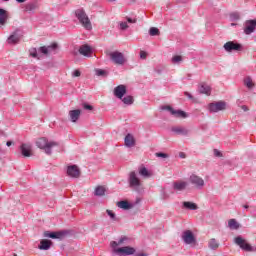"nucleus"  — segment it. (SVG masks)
Masks as SVG:
<instances>
[{"label": "nucleus", "mask_w": 256, "mask_h": 256, "mask_svg": "<svg viewBox=\"0 0 256 256\" xmlns=\"http://www.w3.org/2000/svg\"><path fill=\"white\" fill-rule=\"evenodd\" d=\"M20 153L23 157H32L33 156V146L30 143H22L20 145Z\"/></svg>", "instance_id": "obj_13"}, {"label": "nucleus", "mask_w": 256, "mask_h": 256, "mask_svg": "<svg viewBox=\"0 0 256 256\" xmlns=\"http://www.w3.org/2000/svg\"><path fill=\"white\" fill-rule=\"evenodd\" d=\"M117 207L124 209V211H129V209H133V204L129 203L127 200H122L117 202Z\"/></svg>", "instance_id": "obj_24"}, {"label": "nucleus", "mask_w": 256, "mask_h": 256, "mask_svg": "<svg viewBox=\"0 0 256 256\" xmlns=\"http://www.w3.org/2000/svg\"><path fill=\"white\" fill-rule=\"evenodd\" d=\"M80 55H84V57H91V54L93 53V50L91 47L87 44L80 46L79 48Z\"/></svg>", "instance_id": "obj_20"}, {"label": "nucleus", "mask_w": 256, "mask_h": 256, "mask_svg": "<svg viewBox=\"0 0 256 256\" xmlns=\"http://www.w3.org/2000/svg\"><path fill=\"white\" fill-rule=\"evenodd\" d=\"M120 29H122V31H125V29H129V25H127V22H121Z\"/></svg>", "instance_id": "obj_40"}, {"label": "nucleus", "mask_w": 256, "mask_h": 256, "mask_svg": "<svg viewBox=\"0 0 256 256\" xmlns=\"http://www.w3.org/2000/svg\"><path fill=\"white\" fill-rule=\"evenodd\" d=\"M21 37H23V34L21 33V31L16 30L14 31L7 39V43L9 45H17V43H19V41H21Z\"/></svg>", "instance_id": "obj_12"}, {"label": "nucleus", "mask_w": 256, "mask_h": 256, "mask_svg": "<svg viewBox=\"0 0 256 256\" xmlns=\"http://www.w3.org/2000/svg\"><path fill=\"white\" fill-rule=\"evenodd\" d=\"M244 85H246V87H248V89H253V87H255V84L253 83V80L249 76H247L244 79Z\"/></svg>", "instance_id": "obj_32"}, {"label": "nucleus", "mask_w": 256, "mask_h": 256, "mask_svg": "<svg viewBox=\"0 0 256 256\" xmlns=\"http://www.w3.org/2000/svg\"><path fill=\"white\" fill-rule=\"evenodd\" d=\"M127 93V86L126 85H118L115 89H114V95L115 97H117V99H123V97H125V94Z\"/></svg>", "instance_id": "obj_17"}, {"label": "nucleus", "mask_w": 256, "mask_h": 256, "mask_svg": "<svg viewBox=\"0 0 256 256\" xmlns=\"http://www.w3.org/2000/svg\"><path fill=\"white\" fill-rule=\"evenodd\" d=\"M105 191H107V189H105V186H98L94 191V195L96 197H103V195H105Z\"/></svg>", "instance_id": "obj_30"}, {"label": "nucleus", "mask_w": 256, "mask_h": 256, "mask_svg": "<svg viewBox=\"0 0 256 256\" xmlns=\"http://www.w3.org/2000/svg\"><path fill=\"white\" fill-rule=\"evenodd\" d=\"M228 227H229V229L237 230V229H239L240 225H239V222H237V220L230 219L228 221Z\"/></svg>", "instance_id": "obj_31"}, {"label": "nucleus", "mask_w": 256, "mask_h": 256, "mask_svg": "<svg viewBox=\"0 0 256 256\" xmlns=\"http://www.w3.org/2000/svg\"><path fill=\"white\" fill-rule=\"evenodd\" d=\"M149 33L151 37H155L156 35H159V30L155 27L150 28Z\"/></svg>", "instance_id": "obj_38"}, {"label": "nucleus", "mask_w": 256, "mask_h": 256, "mask_svg": "<svg viewBox=\"0 0 256 256\" xmlns=\"http://www.w3.org/2000/svg\"><path fill=\"white\" fill-rule=\"evenodd\" d=\"M105 73H106L105 70H102V69L96 70V75H98V77L105 75Z\"/></svg>", "instance_id": "obj_42"}, {"label": "nucleus", "mask_w": 256, "mask_h": 256, "mask_svg": "<svg viewBox=\"0 0 256 256\" xmlns=\"http://www.w3.org/2000/svg\"><path fill=\"white\" fill-rule=\"evenodd\" d=\"M255 251H256V246H255Z\"/></svg>", "instance_id": "obj_57"}, {"label": "nucleus", "mask_w": 256, "mask_h": 256, "mask_svg": "<svg viewBox=\"0 0 256 256\" xmlns=\"http://www.w3.org/2000/svg\"><path fill=\"white\" fill-rule=\"evenodd\" d=\"M172 133H175V135H183L184 137H187L191 133V130H189L185 126H174L171 128Z\"/></svg>", "instance_id": "obj_16"}, {"label": "nucleus", "mask_w": 256, "mask_h": 256, "mask_svg": "<svg viewBox=\"0 0 256 256\" xmlns=\"http://www.w3.org/2000/svg\"><path fill=\"white\" fill-rule=\"evenodd\" d=\"M18 3H25L27 0H16Z\"/></svg>", "instance_id": "obj_53"}, {"label": "nucleus", "mask_w": 256, "mask_h": 256, "mask_svg": "<svg viewBox=\"0 0 256 256\" xmlns=\"http://www.w3.org/2000/svg\"><path fill=\"white\" fill-rule=\"evenodd\" d=\"M124 105H133V96H126L121 99Z\"/></svg>", "instance_id": "obj_34"}, {"label": "nucleus", "mask_w": 256, "mask_h": 256, "mask_svg": "<svg viewBox=\"0 0 256 256\" xmlns=\"http://www.w3.org/2000/svg\"><path fill=\"white\" fill-rule=\"evenodd\" d=\"M69 117L72 123H77V121H79V117H81V111L79 109L71 110L69 112Z\"/></svg>", "instance_id": "obj_23"}, {"label": "nucleus", "mask_w": 256, "mask_h": 256, "mask_svg": "<svg viewBox=\"0 0 256 256\" xmlns=\"http://www.w3.org/2000/svg\"><path fill=\"white\" fill-rule=\"evenodd\" d=\"M57 50V43H53L50 46H42L38 49L32 48L30 49V56L34 57L35 59H39V53H42L43 55H49V53H53V51Z\"/></svg>", "instance_id": "obj_5"}, {"label": "nucleus", "mask_w": 256, "mask_h": 256, "mask_svg": "<svg viewBox=\"0 0 256 256\" xmlns=\"http://www.w3.org/2000/svg\"><path fill=\"white\" fill-rule=\"evenodd\" d=\"M191 185H194L196 189H203L205 187V180L198 175L192 174L189 178Z\"/></svg>", "instance_id": "obj_9"}, {"label": "nucleus", "mask_w": 256, "mask_h": 256, "mask_svg": "<svg viewBox=\"0 0 256 256\" xmlns=\"http://www.w3.org/2000/svg\"><path fill=\"white\" fill-rule=\"evenodd\" d=\"M37 9V4L29 3L26 5V11H35Z\"/></svg>", "instance_id": "obj_37"}, {"label": "nucleus", "mask_w": 256, "mask_h": 256, "mask_svg": "<svg viewBox=\"0 0 256 256\" xmlns=\"http://www.w3.org/2000/svg\"><path fill=\"white\" fill-rule=\"evenodd\" d=\"M139 175H141V177H144V179H149V177H151L153 174L151 172H149V170H147V168L140 167Z\"/></svg>", "instance_id": "obj_29"}, {"label": "nucleus", "mask_w": 256, "mask_h": 256, "mask_svg": "<svg viewBox=\"0 0 256 256\" xmlns=\"http://www.w3.org/2000/svg\"><path fill=\"white\" fill-rule=\"evenodd\" d=\"M72 77H81V71L76 69L72 72Z\"/></svg>", "instance_id": "obj_41"}, {"label": "nucleus", "mask_w": 256, "mask_h": 256, "mask_svg": "<svg viewBox=\"0 0 256 256\" xmlns=\"http://www.w3.org/2000/svg\"><path fill=\"white\" fill-rule=\"evenodd\" d=\"M135 256H149V254L145 253V252H140L135 254Z\"/></svg>", "instance_id": "obj_46"}, {"label": "nucleus", "mask_w": 256, "mask_h": 256, "mask_svg": "<svg viewBox=\"0 0 256 256\" xmlns=\"http://www.w3.org/2000/svg\"><path fill=\"white\" fill-rule=\"evenodd\" d=\"M244 209H249V205H244Z\"/></svg>", "instance_id": "obj_54"}, {"label": "nucleus", "mask_w": 256, "mask_h": 256, "mask_svg": "<svg viewBox=\"0 0 256 256\" xmlns=\"http://www.w3.org/2000/svg\"><path fill=\"white\" fill-rule=\"evenodd\" d=\"M180 157H181L182 159H185V153L181 152V153H180Z\"/></svg>", "instance_id": "obj_52"}, {"label": "nucleus", "mask_w": 256, "mask_h": 256, "mask_svg": "<svg viewBox=\"0 0 256 256\" xmlns=\"http://www.w3.org/2000/svg\"><path fill=\"white\" fill-rule=\"evenodd\" d=\"M156 157H162V159H167V157H169V154L163 153V152H158V153H156Z\"/></svg>", "instance_id": "obj_39"}, {"label": "nucleus", "mask_w": 256, "mask_h": 256, "mask_svg": "<svg viewBox=\"0 0 256 256\" xmlns=\"http://www.w3.org/2000/svg\"><path fill=\"white\" fill-rule=\"evenodd\" d=\"M232 17H234V19H239V15L238 14H232Z\"/></svg>", "instance_id": "obj_51"}, {"label": "nucleus", "mask_w": 256, "mask_h": 256, "mask_svg": "<svg viewBox=\"0 0 256 256\" xmlns=\"http://www.w3.org/2000/svg\"><path fill=\"white\" fill-rule=\"evenodd\" d=\"M181 61H183V56L176 55L172 58L173 65H178Z\"/></svg>", "instance_id": "obj_35"}, {"label": "nucleus", "mask_w": 256, "mask_h": 256, "mask_svg": "<svg viewBox=\"0 0 256 256\" xmlns=\"http://www.w3.org/2000/svg\"><path fill=\"white\" fill-rule=\"evenodd\" d=\"M107 215H109L110 219H112V221H119V218H117V216L115 215V212H113V210H106Z\"/></svg>", "instance_id": "obj_36"}, {"label": "nucleus", "mask_w": 256, "mask_h": 256, "mask_svg": "<svg viewBox=\"0 0 256 256\" xmlns=\"http://www.w3.org/2000/svg\"><path fill=\"white\" fill-rule=\"evenodd\" d=\"M227 104L224 101L212 102L208 105L210 113H219V111H225Z\"/></svg>", "instance_id": "obj_7"}, {"label": "nucleus", "mask_w": 256, "mask_h": 256, "mask_svg": "<svg viewBox=\"0 0 256 256\" xmlns=\"http://www.w3.org/2000/svg\"><path fill=\"white\" fill-rule=\"evenodd\" d=\"M185 97H188L189 99H193V96L189 92L184 93Z\"/></svg>", "instance_id": "obj_47"}, {"label": "nucleus", "mask_w": 256, "mask_h": 256, "mask_svg": "<svg viewBox=\"0 0 256 256\" xmlns=\"http://www.w3.org/2000/svg\"><path fill=\"white\" fill-rule=\"evenodd\" d=\"M182 239L184 243H186L187 245H191V243H195V236L193 235V232H191L190 230H186L183 232Z\"/></svg>", "instance_id": "obj_18"}, {"label": "nucleus", "mask_w": 256, "mask_h": 256, "mask_svg": "<svg viewBox=\"0 0 256 256\" xmlns=\"http://www.w3.org/2000/svg\"><path fill=\"white\" fill-rule=\"evenodd\" d=\"M58 145L59 143L55 141L49 142V140H47V138L45 137H41L36 140V146L38 147V149H42L43 151H45L46 155H51L53 153L51 149H53V147H57Z\"/></svg>", "instance_id": "obj_2"}, {"label": "nucleus", "mask_w": 256, "mask_h": 256, "mask_svg": "<svg viewBox=\"0 0 256 256\" xmlns=\"http://www.w3.org/2000/svg\"><path fill=\"white\" fill-rule=\"evenodd\" d=\"M129 185L132 189H135L136 191L141 187V180L139 177H137V174L135 172H131L129 175Z\"/></svg>", "instance_id": "obj_10"}, {"label": "nucleus", "mask_w": 256, "mask_h": 256, "mask_svg": "<svg viewBox=\"0 0 256 256\" xmlns=\"http://www.w3.org/2000/svg\"><path fill=\"white\" fill-rule=\"evenodd\" d=\"M140 59H147V52L141 50L140 51Z\"/></svg>", "instance_id": "obj_43"}, {"label": "nucleus", "mask_w": 256, "mask_h": 256, "mask_svg": "<svg viewBox=\"0 0 256 256\" xmlns=\"http://www.w3.org/2000/svg\"><path fill=\"white\" fill-rule=\"evenodd\" d=\"M241 109H243L244 111H249V107H247L245 105L241 106Z\"/></svg>", "instance_id": "obj_48"}, {"label": "nucleus", "mask_w": 256, "mask_h": 256, "mask_svg": "<svg viewBox=\"0 0 256 256\" xmlns=\"http://www.w3.org/2000/svg\"><path fill=\"white\" fill-rule=\"evenodd\" d=\"M199 87L200 93H204V95H211V87L209 86V84L201 82L199 84Z\"/></svg>", "instance_id": "obj_26"}, {"label": "nucleus", "mask_w": 256, "mask_h": 256, "mask_svg": "<svg viewBox=\"0 0 256 256\" xmlns=\"http://www.w3.org/2000/svg\"><path fill=\"white\" fill-rule=\"evenodd\" d=\"M67 175L73 179H79L81 177V170H79L77 165H70L67 167Z\"/></svg>", "instance_id": "obj_14"}, {"label": "nucleus", "mask_w": 256, "mask_h": 256, "mask_svg": "<svg viewBox=\"0 0 256 256\" xmlns=\"http://www.w3.org/2000/svg\"><path fill=\"white\" fill-rule=\"evenodd\" d=\"M84 109H87L88 111H93V106L89 104H84Z\"/></svg>", "instance_id": "obj_45"}, {"label": "nucleus", "mask_w": 256, "mask_h": 256, "mask_svg": "<svg viewBox=\"0 0 256 256\" xmlns=\"http://www.w3.org/2000/svg\"><path fill=\"white\" fill-rule=\"evenodd\" d=\"M214 155L215 157H223V154L217 149H214Z\"/></svg>", "instance_id": "obj_44"}, {"label": "nucleus", "mask_w": 256, "mask_h": 256, "mask_svg": "<svg viewBox=\"0 0 256 256\" xmlns=\"http://www.w3.org/2000/svg\"><path fill=\"white\" fill-rule=\"evenodd\" d=\"M7 19H9V12L0 8V25H5V23H7Z\"/></svg>", "instance_id": "obj_27"}, {"label": "nucleus", "mask_w": 256, "mask_h": 256, "mask_svg": "<svg viewBox=\"0 0 256 256\" xmlns=\"http://www.w3.org/2000/svg\"><path fill=\"white\" fill-rule=\"evenodd\" d=\"M124 143L126 147H135V137L132 134H127L124 138Z\"/></svg>", "instance_id": "obj_22"}, {"label": "nucleus", "mask_w": 256, "mask_h": 256, "mask_svg": "<svg viewBox=\"0 0 256 256\" xmlns=\"http://www.w3.org/2000/svg\"><path fill=\"white\" fill-rule=\"evenodd\" d=\"M224 49L227 53H231L233 51H241L243 46L235 41H229L224 44Z\"/></svg>", "instance_id": "obj_11"}, {"label": "nucleus", "mask_w": 256, "mask_h": 256, "mask_svg": "<svg viewBox=\"0 0 256 256\" xmlns=\"http://www.w3.org/2000/svg\"><path fill=\"white\" fill-rule=\"evenodd\" d=\"M4 1H9V0H4Z\"/></svg>", "instance_id": "obj_56"}, {"label": "nucleus", "mask_w": 256, "mask_h": 256, "mask_svg": "<svg viewBox=\"0 0 256 256\" xmlns=\"http://www.w3.org/2000/svg\"><path fill=\"white\" fill-rule=\"evenodd\" d=\"M161 109L163 111H169V113L173 115V117H176L177 119H187L188 117L187 112L182 110H175L170 105L162 106Z\"/></svg>", "instance_id": "obj_6"}, {"label": "nucleus", "mask_w": 256, "mask_h": 256, "mask_svg": "<svg viewBox=\"0 0 256 256\" xmlns=\"http://www.w3.org/2000/svg\"><path fill=\"white\" fill-rule=\"evenodd\" d=\"M209 247L210 249H219V242L215 238L210 239L209 241Z\"/></svg>", "instance_id": "obj_33"}, {"label": "nucleus", "mask_w": 256, "mask_h": 256, "mask_svg": "<svg viewBox=\"0 0 256 256\" xmlns=\"http://www.w3.org/2000/svg\"><path fill=\"white\" fill-rule=\"evenodd\" d=\"M256 30V20H247L244 23V33L245 35H251V33H255Z\"/></svg>", "instance_id": "obj_15"}, {"label": "nucleus", "mask_w": 256, "mask_h": 256, "mask_svg": "<svg viewBox=\"0 0 256 256\" xmlns=\"http://www.w3.org/2000/svg\"><path fill=\"white\" fill-rule=\"evenodd\" d=\"M231 25L233 26V25H235V23H232Z\"/></svg>", "instance_id": "obj_55"}, {"label": "nucleus", "mask_w": 256, "mask_h": 256, "mask_svg": "<svg viewBox=\"0 0 256 256\" xmlns=\"http://www.w3.org/2000/svg\"><path fill=\"white\" fill-rule=\"evenodd\" d=\"M173 189L175 191H185V189H187V182H185V181H176L173 184Z\"/></svg>", "instance_id": "obj_25"}, {"label": "nucleus", "mask_w": 256, "mask_h": 256, "mask_svg": "<svg viewBox=\"0 0 256 256\" xmlns=\"http://www.w3.org/2000/svg\"><path fill=\"white\" fill-rule=\"evenodd\" d=\"M183 207L184 209H188L189 211H197V209H199V206H197V204L187 201L183 202Z\"/></svg>", "instance_id": "obj_28"}, {"label": "nucleus", "mask_w": 256, "mask_h": 256, "mask_svg": "<svg viewBox=\"0 0 256 256\" xmlns=\"http://www.w3.org/2000/svg\"><path fill=\"white\" fill-rule=\"evenodd\" d=\"M44 237H49L50 239H63L65 237V232H44Z\"/></svg>", "instance_id": "obj_19"}, {"label": "nucleus", "mask_w": 256, "mask_h": 256, "mask_svg": "<svg viewBox=\"0 0 256 256\" xmlns=\"http://www.w3.org/2000/svg\"><path fill=\"white\" fill-rule=\"evenodd\" d=\"M234 242L236 245H239L240 249H242V251H253V246H251V244H249L247 242V240L243 239V237L241 236H237L235 239H234Z\"/></svg>", "instance_id": "obj_8"}, {"label": "nucleus", "mask_w": 256, "mask_h": 256, "mask_svg": "<svg viewBox=\"0 0 256 256\" xmlns=\"http://www.w3.org/2000/svg\"><path fill=\"white\" fill-rule=\"evenodd\" d=\"M107 57H109L110 61L114 63V65H125L127 63V58L123 52L116 51H106Z\"/></svg>", "instance_id": "obj_3"}, {"label": "nucleus", "mask_w": 256, "mask_h": 256, "mask_svg": "<svg viewBox=\"0 0 256 256\" xmlns=\"http://www.w3.org/2000/svg\"><path fill=\"white\" fill-rule=\"evenodd\" d=\"M6 145H7V147H11V145H13V142L12 141H7Z\"/></svg>", "instance_id": "obj_49"}, {"label": "nucleus", "mask_w": 256, "mask_h": 256, "mask_svg": "<svg viewBox=\"0 0 256 256\" xmlns=\"http://www.w3.org/2000/svg\"><path fill=\"white\" fill-rule=\"evenodd\" d=\"M51 245H53V242L51 240L42 239L40 241L38 249H40L41 251H49V249H51Z\"/></svg>", "instance_id": "obj_21"}, {"label": "nucleus", "mask_w": 256, "mask_h": 256, "mask_svg": "<svg viewBox=\"0 0 256 256\" xmlns=\"http://www.w3.org/2000/svg\"><path fill=\"white\" fill-rule=\"evenodd\" d=\"M129 241V238L127 236L121 237L119 241H112L110 243V247L113 249V253L118 256H129V255H135L137 250L134 247L131 246H124L119 247V245H125Z\"/></svg>", "instance_id": "obj_1"}, {"label": "nucleus", "mask_w": 256, "mask_h": 256, "mask_svg": "<svg viewBox=\"0 0 256 256\" xmlns=\"http://www.w3.org/2000/svg\"><path fill=\"white\" fill-rule=\"evenodd\" d=\"M75 15L79 23H81L82 27H84V29H86L87 31H91V29H93L91 20L89 19V16H87V13H85V10L78 9L75 11Z\"/></svg>", "instance_id": "obj_4"}, {"label": "nucleus", "mask_w": 256, "mask_h": 256, "mask_svg": "<svg viewBox=\"0 0 256 256\" xmlns=\"http://www.w3.org/2000/svg\"><path fill=\"white\" fill-rule=\"evenodd\" d=\"M128 23H135V20L131 19V18H127Z\"/></svg>", "instance_id": "obj_50"}]
</instances>
